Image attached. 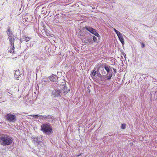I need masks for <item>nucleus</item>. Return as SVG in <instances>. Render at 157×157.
Here are the masks:
<instances>
[{
  "label": "nucleus",
  "mask_w": 157,
  "mask_h": 157,
  "mask_svg": "<svg viewBox=\"0 0 157 157\" xmlns=\"http://www.w3.org/2000/svg\"><path fill=\"white\" fill-rule=\"evenodd\" d=\"M13 140L12 137L3 134L0 136V144L3 146L11 145Z\"/></svg>",
  "instance_id": "f257e3e1"
},
{
  "label": "nucleus",
  "mask_w": 157,
  "mask_h": 157,
  "mask_svg": "<svg viewBox=\"0 0 157 157\" xmlns=\"http://www.w3.org/2000/svg\"><path fill=\"white\" fill-rule=\"evenodd\" d=\"M70 90L67 89V87L64 86L63 89H56L52 92V95L54 97H57L58 96H61L65 95Z\"/></svg>",
  "instance_id": "f03ea898"
},
{
  "label": "nucleus",
  "mask_w": 157,
  "mask_h": 157,
  "mask_svg": "<svg viewBox=\"0 0 157 157\" xmlns=\"http://www.w3.org/2000/svg\"><path fill=\"white\" fill-rule=\"evenodd\" d=\"M30 116L35 117V119H39L40 120H41L43 121H45L53 123V120L55 119L54 118H53L52 116L49 115L43 116L38 115H31Z\"/></svg>",
  "instance_id": "7ed1b4c3"
},
{
  "label": "nucleus",
  "mask_w": 157,
  "mask_h": 157,
  "mask_svg": "<svg viewBox=\"0 0 157 157\" xmlns=\"http://www.w3.org/2000/svg\"><path fill=\"white\" fill-rule=\"evenodd\" d=\"M41 130L43 132L48 134L52 131L51 124L48 123L43 124L41 125Z\"/></svg>",
  "instance_id": "20e7f679"
},
{
  "label": "nucleus",
  "mask_w": 157,
  "mask_h": 157,
  "mask_svg": "<svg viewBox=\"0 0 157 157\" xmlns=\"http://www.w3.org/2000/svg\"><path fill=\"white\" fill-rule=\"evenodd\" d=\"M5 118L7 121L11 123L15 122L17 120V117L13 113H8L5 116Z\"/></svg>",
  "instance_id": "39448f33"
},
{
  "label": "nucleus",
  "mask_w": 157,
  "mask_h": 157,
  "mask_svg": "<svg viewBox=\"0 0 157 157\" xmlns=\"http://www.w3.org/2000/svg\"><path fill=\"white\" fill-rule=\"evenodd\" d=\"M86 29L90 33H92L95 36L98 37L99 36V34L96 31L95 29L89 26H86L85 27Z\"/></svg>",
  "instance_id": "423d86ee"
},
{
  "label": "nucleus",
  "mask_w": 157,
  "mask_h": 157,
  "mask_svg": "<svg viewBox=\"0 0 157 157\" xmlns=\"http://www.w3.org/2000/svg\"><path fill=\"white\" fill-rule=\"evenodd\" d=\"M23 76V74L20 73L19 70H18L15 71L14 73V76L16 79H17L18 78H20V77Z\"/></svg>",
  "instance_id": "0eeeda50"
},
{
  "label": "nucleus",
  "mask_w": 157,
  "mask_h": 157,
  "mask_svg": "<svg viewBox=\"0 0 157 157\" xmlns=\"http://www.w3.org/2000/svg\"><path fill=\"white\" fill-rule=\"evenodd\" d=\"M104 67L105 69L106 70L107 73H108L111 72L113 71V67H110L107 64H105L104 66Z\"/></svg>",
  "instance_id": "6e6552de"
},
{
  "label": "nucleus",
  "mask_w": 157,
  "mask_h": 157,
  "mask_svg": "<svg viewBox=\"0 0 157 157\" xmlns=\"http://www.w3.org/2000/svg\"><path fill=\"white\" fill-rule=\"evenodd\" d=\"M9 40L10 41V46H12V49L13 50L14 49V43L15 39L14 38V37L12 38H10V39H9Z\"/></svg>",
  "instance_id": "1a4fd4ad"
},
{
  "label": "nucleus",
  "mask_w": 157,
  "mask_h": 157,
  "mask_svg": "<svg viewBox=\"0 0 157 157\" xmlns=\"http://www.w3.org/2000/svg\"><path fill=\"white\" fill-rule=\"evenodd\" d=\"M9 40L10 41V46H12V49L13 50L14 49V43L15 39L14 38V37L12 38H10V39H9Z\"/></svg>",
  "instance_id": "9d476101"
},
{
  "label": "nucleus",
  "mask_w": 157,
  "mask_h": 157,
  "mask_svg": "<svg viewBox=\"0 0 157 157\" xmlns=\"http://www.w3.org/2000/svg\"><path fill=\"white\" fill-rule=\"evenodd\" d=\"M9 40L10 41V46H12V49L13 50L14 49V43L15 39L14 38V37L12 38H10V39H9Z\"/></svg>",
  "instance_id": "9b49d317"
},
{
  "label": "nucleus",
  "mask_w": 157,
  "mask_h": 157,
  "mask_svg": "<svg viewBox=\"0 0 157 157\" xmlns=\"http://www.w3.org/2000/svg\"><path fill=\"white\" fill-rule=\"evenodd\" d=\"M7 34L8 36V39H10L14 37V36L13 33L11 31L10 28H8L7 29Z\"/></svg>",
  "instance_id": "f8f14e48"
},
{
  "label": "nucleus",
  "mask_w": 157,
  "mask_h": 157,
  "mask_svg": "<svg viewBox=\"0 0 157 157\" xmlns=\"http://www.w3.org/2000/svg\"><path fill=\"white\" fill-rule=\"evenodd\" d=\"M49 78L52 82H57L58 78L56 75L51 76L49 77Z\"/></svg>",
  "instance_id": "ddd939ff"
},
{
  "label": "nucleus",
  "mask_w": 157,
  "mask_h": 157,
  "mask_svg": "<svg viewBox=\"0 0 157 157\" xmlns=\"http://www.w3.org/2000/svg\"><path fill=\"white\" fill-rule=\"evenodd\" d=\"M119 40L121 42V43L122 44V45H123L124 44V39L122 36V34L121 33L117 35Z\"/></svg>",
  "instance_id": "4468645a"
},
{
  "label": "nucleus",
  "mask_w": 157,
  "mask_h": 157,
  "mask_svg": "<svg viewBox=\"0 0 157 157\" xmlns=\"http://www.w3.org/2000/svg\"><path fill=\"white\" fill-rule=\"evenodd\" d=\"M41 140L42 139L40 137H37L34 138L33 140V141L35 143H39L41 142Z\"/></svg>",
  "instance_id": "2eb2a0df"
},
{
  "label": "nucleus",
  "mask_w": 157,
  "mask_h": 157,
  "mask_svg": "<svg viewBox=\"0 0 157 157\" xmlns=\"http://www.w3.org/2000/svg\"><path fill=\"white\" fill-rule=\"evenodd\" d=\"M112 73L113 71L112 72H111L108 73H107L106 75V78H107L108 80H110L111 78L113 75Z\"/></svg>",
  "instance_id": "dca6fc26"
},
{
  "label": "nucleus",
  "mask_w": 157,
  "mask_h": 157,
  "mask_svg": "<svg viewBox=\"0 0 157 157\" xmlns=\"http://www.w3.org/2000/svg\"><path fill=\"white\" fill-rule=\"evenodd\" d=\"M84 41L87 44L90 43H92V41L91 38H90L89 37L86 38L85 40H84Z\"/></svg>",
  "instance_id": "f3484780"
},
{
  "label": "nucleus",
  "mask_w": 157,
  "mask_h": 157,
  "mask_svg": "<svg viewBox=\"0 0 157 157\" xmlns=\"http://www.w3.org/2000/svg\"><path fill=\"white\" fill-rule=\"evenodd\" d=\"M22 39L23 40H25L26 42H27L30 40V38L25 36H22Z\"/></svg>",
  "instance_id": "a211bd4d"
},
{
  "label": "nucleus",
  "mask_w": 157,
  "mask_h": 157,
  "mask_svg": "<svg viewBox=\"0 0 157 157\" xmlns=\"http://www.w3.org/2000/svg\"><path fill=\"white\" fill-rule=\"evenodd\" d=\"M97 75L98 77H101V80L102 81H105V78H106V75L102 76L100 74H97Z\"/></svg>",
  "instance_id": "6ab92c4d"
},
{
  "label": "nucleus",
  "mask_w": 157,
  "mask_h": 157,
  "mask_svg": "<svg viewBox=\"0 0 157 157\" xmlns=\"http://www.w3.org/2000/svg\"><path fill=\"white\" fill-rule=\"evenodd\" d=\"M42 82L43 83H47L48 82V80L47 78H44L42 80Z\"/></svg>",
  "instance_id": "aec40b11"
},
{
  "label": "nucleus",
  "mask_w": 157,
  "mask_h": 157,
  "mask_svg": "<svg viewBox=\"0 0 157 157\" xmlns=\"http://www.w3.org/2000/svg\"><path fill=\"white\" fill-rule=\"evenodd\" d=\"M96 71L95 70H94L92 71V72L91 73V75L92 76H95V75H96Z\"/></svg>",
  "instance_id": "412c9836"
},
{
  "label": "nucleus",
  "mask_w": 157,
  "mask_h": 157,
  "mask_svg": "<svg viewBox=\"0 0 157 157\" xmlns=\"http://www.w3.org/2000/svg\"><path fill=\"white\" fill-rule=\"evenodd\" d=\"M14 49L13 50H12V46H10V49L9 50H8V52H9L10 53H14Z\"/></svg>",
  "instance_id": "4be33fe9"
},
{
  "label": "nucleus",
  "mask_w": 157,
  "mask_h": 157,
  "mask_svg": "<svg viewBox=\"0 0 157 157\" xmlns=\"http://www.w3.org/2000/svg\"><path fill=\"white\" fill-rule=\"evenodd\" d=\"M126 124H121V128L122 129H124L126 128Z\"/></svg>",
  "instance_id": "5701e85b"
},
{
  "label": "nucleus",
  "mask_w": 157,
  "mask_h": 157,
  "mask_svg": "<svg viewBox=\"0 0 157 157\" xmlns=\"http://www.w3.org/2000/svg\"><path fill=\"white\" fill-rule=\"evenodd\" d=\"M114 32H115L117 34V36L120 33H121L120 32H119V31H118L116 29H114Z\"/></svg>",
  "instance_id": "b1692460"
},
{
  "label": "nucleus",
  "mask_w": 157,
  "mask_h": 157,
  "mask_svg": "<svg viewBox=\"0 0 157 157\" xmlns=\"http://www.w3.org/2000/svg\"><path fill=\"white\" fill-rule=\"evenodd\" d=\"M92 38H93V39L94 42H95L96 41L97 38L95 36H93Z\"/></svg>",
  "instance_id": "393cba45"
},
{
  "label": "nucleus",
  "mask_w": 157,
  "mask_h": 157,
  "mask_svg": "<svg viewBox=\"0 0 157 157\" xmlns=\"http://www.w3.org/2000/svg\"><path fill=\"white\" fill-rule=\"evenodd\" d=\"M141 45H142V48H144L145 47V44L143 43H141Z\"/></svg>",
  "instance_id": "a878e982"
},
{
  "label": "nucleus",
  "mask_w": 157,
  "mask_h": 157,
  "mask_svg": "<svg viewBox=\"0 0 157 157\" xmlns=\"http://www.w3.org/2000/svg\"><path fill=\"white\" fill-rule=\"evenodd\" d=\"M113 70L114 72L115 73H116L117 72V70L116 69H114L113 68Z\"/></svg>",
  "instance_id": "bb28decb"
},
{
  "label": "nucleus",
  "mask_w": 157,
  "mask_h": 157,
  "mask_svg": "<svg viewBox=\"0 0 157 157\" xmlns=\"http://www.w3.org/2000/svg\"><path fill=\"white\" fill-rule=\"evenodd\" d=\"M46 34L47 36H49L50 35V34H49V33H46Z\"/></svg>",
  "instance_id": "cd10ccee"
},
{
  "label": "nucleus",
  "mask_w": 157,
  "mask_h": 157,
  "mask_svg": "<svg viewBox=\"0 0 157 157\" xmlns=\"http://www.w3.org/2000/svg\"><path fill=\"white\" fill-rule=\"evenodd\" d=\"M21 39L20 41V42L21 43Z\"/></svg>",
  "instance_id": "c85d7f7f"
}]
</instances>
